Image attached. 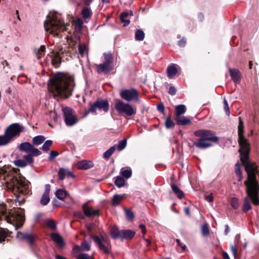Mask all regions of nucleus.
<instances>
[{
  "instance_id": "obj_1",
  "label": "nucleus",
  "mask_w": 259,
  "mask_h": 259,
  "mask_svg": "<svg viewBox=\"0 0 259 259\" xmlns=\"http://www.w3.org/2000/svg\"><path fill=\"white\" fill-rule=\"evenodd\" d=\"M249 147H240L239 150L240 160L247 174V180L244 182L247 196L244 198L243 209V211L245 212L251 208L249 198L251 199L253 204H259V184L256 178L258 170L255 164L249 160Z\"/></svg>"
},
{
  "instance_id": "obj_2",
  "label": "nucleus",
  "mask_w": 259,
  "mask_h": 259,
  "mask_svg": "<svg viewBox=\"0 0 259 259\" xmlns=\"http://www.w3.org/2000/svg\"><path fill=\"white\" fill-rule=\"evenodd\" d=\"M50 81L49 90L54 96L67 98L71 95L75 86L72 76L67 74L58 73L50 79Z\"/></svg>"
},
{
  "instance_id": "obj_3",
  "label": "nucleus",
  "mask_w": 259,
  "mask_h": 259,
  "mask_svg": "<svg viewBox=\"0 0 259 259\" xmlns=\"http://www.w3.org/2000/svg\"><path fill=\"white\" fill-rule=\"evenodd\" d=\"M44 27L47 32L54 36H59L61 32L67 30L66 25L60 14L51 12L44 22Z\"/></svg>"
},
{
  "instance_id": "obj_4",
  "label": "nucleus",
  "mask_w": 259,
  "mask_h": 259,
  "mask_svg": "<svg viewBox=\"0 0 259 259\" xmlns=\"http://www.w3.org/2000/svg\"><path fill=\"white\" fill-rule=\"evenodd\" d=\"M5 179L6 187L15 195V200L18 202L23 201L24 198H21V196L28 193V185L27 183L22 179L14 177Z\"/></svg>"
},
{
  "instance_id": "obj_5",
  "label": "nucleus",
  "mask_w": 259,
  "mask_h": 259,
  "mask_svg": "<svg viewBox=\"0 0 259 259\" xmlns=\"http://www.w3.org/2000/svg\"><path fill=\"white\" fill-rule=\"evenodd\" d=\"M23 126L19 123H12L5 130L4 134L0 135V146L5 145L18 137L23 131Z\"/></svg>"
},
{
  "instance_id": "obj_6",
  "label": "nucleus",
  "mask_w": 259,
  "mask_h": 259,
  "mask_svg": "<svg viewBox=\"0 0 259 259\" xmlns=\"http://www.w3.org/2000/svg\"><path fill=\"white\" fill-rule=\"evenodd\" d=\"M0 216L10 224H14L17 227H20L24 223L25 219L23 214L15 213L8 215L7 210L3 205H0Z\"/></svg>"
},
{
  "instance_id": "obj_7",
  "label": "nucleus",
  "mask_w": 259,
  "mask_h": 259,
  "mask_svg": "<svg viewBox=\"0 0 259 259\" xmlns=\"http://www.w3.org/2000/svg\"><path fill=\"white\" fill-rule=\"evenodd\" d=\"M194 134L196 136L200 137L199 143H197L196 146H211L209 144H203L202 142L207 141L217 142L218 141V138L214 136V133L211 131L198 130L195 132Z\"/></svg>"
},
{
  "instance_id": "obj_8",
  "label": "nucleus",
  "mask_w": 259,
  "mask_h": 259,
  "mask_svg": "<svg viewBox=\"0 0 259 259\" xmlns=\"http://www.w3.org/2000/svg\"><path fill=\"white\" fill-rule=\"evenodd\" d=\"M115 109L118 113L122 115L132 116L136 115L137 110L128 103H125L120 100H117L114 105Z\"/></svg>"
},
{
  "instance_id": "obj_9",
  "label": "nucleus",
  "mask_w": 259,
  "mask_h": 259,
  "mask_svg": "<svg viewBox=\"0 0 259 259\" xmlns=\"http://www.w3.org/2000/svg\"><path fill=\"white\" fill-rule=\"evenodd\" d=\"M96 244L98 245L100 250L105 254H109L110 252V245L108 239L103 236L99 237L97 236L91 235Z\"/></svg>"
},
{
  "instance_id": "obj_10",
  "label": "nucleus",
  "mask_w": 259,
  "mask_h": 259,
  "mask_svg": "<svg viewBox=\"0 0 259 259\" xmlns=\"http://www.w3.org/2000/svg\"><path fill=\"white\" fill-rule=\"evenodd\" d=\"M62 110L63 113L65 122L67 126H72L78 121L72 108L68 107H62Z\"/></svg>"
},
{
  "instance_id": "obj_11",
  "label": "nucleus",
  "mask_w": 259,
  "mask_h": 259,
  "mask_svg": "<svg viewBox=\"0 0 259 259\" xmlns=\"http://www.w3.org/2000/svg\"><path fill=\"white\" fill-rule=\"evenodd\" d=\"M120 97L127 102L138 101L139 99L138 91L134 88L122 89L120 91Z\"/></svg>"
},
{
  "instance_id": "obj_12",
  "label": "nucleus",
  "mask_w": 259,
  "mask_h": 259,
  "mask_svg": "<svg viewBox=\"0 0 259 259\" xmlns=\"http://www.w3.org/2000/svg\"><path fill=\"white\" fill-rule=\"evenodd\" d=\"M239 123L238 125V137L239 146H249L246 140L243 137V125L241 117H239Z\"/></svg>"
},
{
  "instance_id": "obj_13",
  "label": "nucleus",
  "mask_w": 259,
  "mask_h": 259,
  "mask_svg": "<svg viewBox=\"0 0 259 259\" xmlns=\"http://www.w3.org/2000/svg\"><path fill=\"white\" fill-rule=\"evenodd\" d=\"M180 67L176 64H170L166 69V73L167 77L170 79L174 78L179 72Z\"/></svg>"
},
{
  "instance_id": "obj_14",
  "label": "nucleus",
  "mask_w": 259,
  "mask_h": 259,
  "mask_svg": "<svg viewBox=\"0 0 259 259\" xmlns=\"http://www.w3.org/2000/svg\"><path fill=\"white\" fill-rule=\"evenodd\" d=\"M84 214L87 217L96 216L99 214L98 210L93 209V208L88 205V203H84L82 206Z\"/></svg>"
},
{
  "instance_id": "obj_15",
  "label": "nucleus",
  "mask_w": 259,
  "mask_h": 259,
  "mask_svg": "<svg viewBox=\"0 0 259 259\" xmlns=\"http://www.w3.org/2000/svg\"><path fill=\"white\" fill-rule=\"evenodd\" d=\"M50 188L51 186L49 184H46L45 185V191L40 200V203L42 205H46L50 202L49 193Z\"/></svg>"
},
{
  "instance_id": "obj_16",
  "label": "nucleus",
  "mask_w": 259,
  "mask_h": 259,
  "mask_svg": "<svg viewBox=\"0 0 259 259\" xmlns=\"http://www.w3.org/2000/svg\"><path fill=\"white\" fill-rule=\"evenodd\" d=\"M49 59H50L52 65L55 67H58L61 62V58L59 56L58 53H52L49 55L48 60H49Z\"/></svg>"
},
{
  "instance_id": "obj_17",
  "label": "nucleus",
  "mask_w": 259,
  "mask_h": 259,
  "mask_svg": "<svg viewBox=\"0 0 259 259\" xmlns=\"http://www.w3.org/2000/svg\"><path fill=\"white\" fill-rule=\"evenodd\" d=\"M94 163L90 160H83L78 162L76 164L77 167L79 169H88L93 167Z\"/></svg>"
},
{
  "instance_id": "obj_18",
  "label": "nucleus",
  "mask_w": 259,
  "mask_h": 259,
  "mask_svg": "<svg viewBox=\"0 0 259 259\" xmlns=\"http://www.w3.org/2000/svg\"><path fill=\"white\" fill-rule=\"evenodd\" d=\"M113 65L104 62L97 65V72L99 73H107L113 69Z\"/></svg>"
},
{
  "instance_id": "obj_19",
  "label": "nucleus",
  "mask_w": 259,
  "mask_h": 259,
  "mask_svg": "<svg viewBox=\"0 0 259 259\" xmlns=\"http://www.w3.org/2000/svg\"><path fill=\"white\" fill-rule=\"evenodd\" d=\"M20 151H25L29 153L32 156H38L41 154V152L34 147H19Z\"/></svg>"
},
{
  "instance_id": "obj_20",
  "label": "nucleus",
  "mask_w": 259,
  "mask_h": 259,
  "mask_svg": "<svg viewBox=\"0 0 259 259\" xmlns=\"http://www.w3.org/2000/svg\"><path fill=\"white\" fill-rule=\"evenodd\" d=\"M95 103L99 110H103L105 112L108 111L109 103L107 100H98Z\"/></svg>"
},
{
  "instance_id": "obj_21",
  "label": "nucleus",
  "mask_w": 259,
  "mask_h": 259,
  "mask_svg": "<svg viewBox=\"0 0 259 259\" xmlns=\"http://www.w3.org/2000/svg\"><path fill=\"white\" fill-rule=\"evenodd\" d=\"M51 237L52 239L60 247H62L64 246L65 243L63 239L59 234L55 233H52L51 234Z\"/></svg>"
},
{
  "instance_id": "obj_22",
  "label": "nucleus",
  "mask_w": 259,
  "mask_h": 259,
  "mask_svg": "<svg viewBox=\"0 0 259 259\" xmlns=\"http://www.w3.org/2000/svg\"><path fill=\"white\" fill-rule=\"evenodd\" d=\"M136 232L130 230H121V240L123 239H131L134 237Z\"/></svg>"
},
{
  "instance_id": "obj_23",
  "label": "nucleus",
  "mask_w": 259,
  "mask_h": 259,
  "mask_svg": "<svg viewBox=\"0 0 259 259\" xmlns=\"http://www.w3.org/2000/svg\"><path fill=\"white\" fill-rule=\"evenodd\" d=\"M68 175L69 176L73 178L74 175L68 169L60 168L58 172V177L60 180H63L65 179V176Z\"/></svg>"
},
{
  "instance_id": "obj_24",
  "label": "nucleus",
  "mask_w": 259,
  "mask_h": 259,
  "mask_svg": "<svg viewBox=\"0 0 259 259\" xmlns=\"http://www.w3.org/2000/svg\"><path fill=\"white\" fill-rule=\"evenodd\" d=\"M229 72L232 79L235 82H237L240 80V73L239 70L237 69H230Z\"/></svg>"
},
{
  "instance_id": "obj_25",
  "label": "nucleus",
  "mask_w": 259,
  "mask_h": 259,
  "mask_svg": "<svg viewBox=\"0 0 259 259\" xmlns=\"http://www.w3.org/2000/svg\"><path fill=\"white\" fill-rule=\"evenodd\" d=\"M82 21L80 19L73 21L72 25L73 26L75 31L76 33L80 32L82 29Z\"/></svg>"
},
{
  "instance_id": "obj_26",
  "label": "nucleus",
  "mask_w": 259,
  "mask_h": 259,
  "mask_svg": "<svg viewBox=\"0 0 259 259\" xmlns=\"http://www.w3.org/2000/svg\"><path fill=\"white\" fill-rule=\"evenodd\" d=\"M175 110L176 117H178L186 112V107L184 105L181 104L176 106Z\"/></svg>"
},
{
  "instance_id": "obj_27",
  "label": "nucleus",
  "mask_w": 259,
  "mask_h": 259,
  "mask_svg": "<svg viewBox=\"0 0 259 259\" xmlns=\"http://www.w3.org/2000/svg\"><path fill=\"white\" fill-rule=\"evenodd\" d=\"M176 120L178 124L183 125H187L191 122L189 118L184 116H179V117H176Z\"/></svg>"
},
{
  "instance_id": "obj_28",
  "label": "nucleus",
  "mask_w": 259,
  "mask_h": 259,
  "mask_svg": "<svg viewBox=\"0 0 259 259\" xmlns=\"http://www.w3.org/2000/svg\"><path fill=\"white\" fill-rule=\"evenodd\" d=\"M124 195L115 194L113 196L112 200V204L113 206L118 205L123 199Z\"/></svg>"
},
{
  "instance_id": "obj_29",
  "label": "nucleus",
  "mask_w": 259,
  "mask_h": 259,
  "mask_svg": "<svg viewBox=\"0 0 259 259\" xmlns=\"http://www.w3.org/2000/svg\"><path fill=\"white\" fill-rule=\"evenodd\" d=\"M111 235L114 239L117 238L121 239V231H119L116 227L113 228L111 231Z\"/></svg>"
},
{
  "instance_id": "obj_30",
  "label": "nucleus",
  "mask_w": 259,
  "mask_h": 259,
  "mask_svg": "<svg viewBox=\"0 0 259 259\" xmlns=\"http://www.w3.org/2000/svg\"><path fill=\"white\" fill-rule=\"evenodd\" d=\"M120 174L126 179L130 178L132 176L131 168L128 167L122 168L120 170Z\"/></svg>"
},
{
  "instance_id": "obj_31",
  "label": "nucleus",
  "mask_w": 259,
  "mask_h": 259,
  "mask_svg": "<svg viewBox=\"0 0 259 259\" xmlns=\"http://www.w3.org/2000/svg\"><path fill=\"white\" fill-rule=\"evenodd\" d=\"M171 189L179 198L181 199L183 198L184 196V193L179 189L177 186L175 184H172Z\"/></svg>"
},
{
  "instance_id": "obj_32",
  "label": "nucleus",
  "mask_w": 259,
  "mask_h": 259,
  "mask_svg": "<svg viewBox=\"0 0 259 259\" xmlns=\"http://www.w3.org/2000/svg\"><path fill=\"white\" fill-rule=\"evenodd\" d=\"M45 140L44 136L39 135L34 137L33 138V143L36 145H39L41 144Z\"/></svg>"
},
{
  "instance_id": "obj_33",
  "label": "nucleus",
  "mask_w": 259,
  "mask_h": 259,
  "mask_svg": "<svg viewBox=\"0 0 259 259\" xmlns=\"http://www.w3.org/2000/svg\"><path fill=\"white\" fill-rule=\"evenodd\" d=\"M55 195L59 199L63 200L66 197V192L62 189H58L55 192Z\"/></svg>"
},
{
  "instance_id": "obj_34",
  "label": "nucleus",
  "mask_w": 259,
  "mask_h": 259,
  "mask_svg": "<svg viewBox=\"0 0 259 259\" xmlns=\"http://www.w3.org/2000/svg\"><path fill=\"white\" fill-rule=\"evenodd\" d=\"M22 238L26 239L30 245H32L33 243L34 237L31 234L28 233H23L22 234Z\"/></svg>"
},
{
  "instance_id": "obj_35",
  "label": "nucleus",
  "mask_w": 259,
  "mask_h": 259,
  "mask_svg": "<svg viewBox=\"0 0 259 259\" xmlns=\"http://www.w3.org/2000/svg\"><path fill=\"white\" fill-rule=\"evenodd\" d=\"M145 33L141 29H138L135 32V38L137 40L142 41L144 39Z\"/></svg>"
},
{
  "instance_id": "obj_36",
  "label": "nucleus",
  "mask_w": 259,
  "mask_h": 259,
  "mask_svg": "<svg viewBox=\"0 0 259 259\" xmlns=\"http://www.w3.org/2000/svg\"><path fill=\"white\" fill-rule=\"evenodd\" d=\"M115 151V147H110V148L107 150L103 155V157L106 159L108 160L111 156L113 154V153Z\"/></svg>"
},
{
  "instance_id": "obj_37",
  "label": "nucleus",
  "mask_w": 259,
  "mask_h": 259,
  "mask_svg": "<svg viewBox=\"0 0 259 259\" xmlns=\"http://www.w3.org/2000/svg\"><path fill=\"white\" fill-rule=\"evenodd\" d=\"M114 183L117 187L118 188H121L124 186L125 180L122 177L120 176H117L115 178Z\"/></svg>"
},
{
  "instance_id": "obj_38",
  "label": "nucleus",
  "mask_w": 259,
  "mask_h": 259,
  "mask_svg": "<svg viewBox=\"0 0 259 259\" xmlns=\"http://www.w3.org/2000/svg\"><path fill=\"white\" fill-rule=\"evenodd\" d=\"M128 16V13L127 12H123L121 14L120 19L122 22L124 23V26L128 25L130 23V20L126 19Z\"/></svg>"
},
{
  "instance_id": "obj_39",
  "label": "nucleus",
  "mask_w": 259,
  "mask_h": 259,
  "mask_svg": "<svg viewBox=\"0 0 259 259\" xmlns=\"http://www.w3.org/2000/svg\"><path fill=\"white\" fill-rule=\"evenodd\" d=\"M2 219V218L1 216H0V220ZM8 235V233L6 230L3 228H0V243L4 241Z\"/></svg>"
},
{
  "instance_id": "obj_40",
  "label": "nucleus",
  "mask_w": 259,
  "mask_h": 259,
  "mask_svg": "<svg viewBox=\"0 0 259 259\" xmlns=\"http://www.w3.org/2000/svg\"><path fill=\"white\" fill-rule=\"evenodd\" d=\"M82 15L83 18L87 19L91 17L92 12L88 8H84L82 10Z\"/></svg>"
},
{
  "instance_id": "obj_41",
  "label": "nucleus",
  "mask_w": 259,
  "mask_h": 259,
  "mask_svg": "<svg viewBox=\"0 0 259 259\" xmlns=\"http://www.w3.org/2000/svg\"><path fill=\"white\" fill-rule=\"evenodd\" d=\"M78 51L80 55L83 57L87 53V48L84 44H80L78 46Z\"/></svg>"
},
{
  "instance_id": "obj_42",
  "label": "nucleus",
  "mask_w": 259,
  "mask_h": 259,
  "mask_svg": "<svg viewBox=\"0 0 259 259\" xmlns=\"http://www.w3.org/2000/svg\"><path fill=\"white\" fill-rule=\"evenodd\" d=\"M105 62L113 65V57L111 53L104 54Z\"/></svg>"
},
{
  "instance_id": "obj_43",
  "label": "nucleus",
  "mask_w": 259,
  "mask_h": 259,
  "mask_svg": "<svg viewBox=\"0 0 259 259\" xmlns=\"http://www.w3.org/2000/svg\"><path fill=\"white\" fill-rule=\"evenodd\" d=\"M14 164L17 166L20 167H24L27 165L26 162L22 159H17L14 161Z\"/></svg>"
},
{
  "instance_id": "obj_44",
  "label": "nucleus",
  "mask_w": 259,
  "mask_h": 259,
  "mask_svg": "<svg viewBox=\"0 0 259 259\" xmlns=\"http://www.w3.org/2000/svg\"><path fill=\"white\" fill-rule=\"evenodd\" d=\"M165 125L167 128H170L174 127L175 123L170 117H167L165 120Z\"/></svg>"
},
{
  "instance_id": "obj_45",
  "label": "nucleus",
  "mask_w": 259,
  "mask_h": 259,
  "mask_svg": "<svg viewBox=\"0 0 259 259\" xmlns=\"http://www.w3.org/2000/svg\"><path fill=\"white\" fill-rule=\"evenodd\" d=\"M202 234L204 236H207L209 234V230L207 224H203L201 226Z\"/></svg>"
},
{
  "instance_id": "obj_46",
  "label": "nucleus",
  "mask_w": 259,
  "mask_h": 259,
  "mask_svg": "<svg viewBox=\"0 0 259 259\" xmlns=\"http://www.w3.org/2000/svg\"><path fill=\"white\" fill-rule=\"evenodd\" d=\"M46 48L45 46H41L37 50V52L36 53V55L38 59H40L45 53Z\"/></svg>"
},
{
  "instance_id": "obj_47",
  "label": "nucleus",
  "mask_w": 259,
  "mask_h": 259,
  "mask_svg": "<svg viewBox=\"0 0 259 259\" xmlns=\"http://www.w3.org/2000/svg\"><path fill=\"white\" fill-rule=\"evenodd\" d=\"M230 204L234 209L238 208L239 206L238 199L236 197H233L231 199Z\"/></svg>"
},
{
  "instance_id": "obj_48",
  "label": "nucleus",
  "mask_w": 259,
  "mask_h": 259,
  "mask_svg": "<svg viewBox=\"0 0 259 259\" xmlns=\"http://www.w3.org/2000/svg\"><path fill=\"white\" fill-rule=\"evenodd\" d=\"M81 247L82 250L89 251L91 249V244L86 240H84L81 243Z\"/></svg>"
},
{
  "instance_id": "obj_49",
  "label": "nucleus",
  "mask_w": 259,
  "mask_h": 259,
  "mask_svg": "<svg viewBox=\"0 0 259 259\" xmlns=\"http://www.w3.org/2000/svg\"><path fill=\"white\" fill-rule=\"evenodd\" d=\"M82 250L81 246H79L78 245H75L73 246L72 249V253L73 255L76 257V255H78L77 254L79 253Z\"/></svg>"
},
{
  "instance_id": "obj_50",
  "label": "nucleus",
  "mask_w": 259,
  "mask_h": 259,
  "mask_svg": "<svg viewBox=\"0 0 259 259\" xmlns=\"http://www.w3.org/2000/svg\"><path fill=\"white\" fill-rule=\"evenodd\" d=\"M125 212L126 216L128 220H132L134 218V214L132 211L131 210L125 208Z\"/></svg>"
},
{
  "instance_id": "obj_51",
  "label": "nucleus",
  "mask_w": 259,
  "mask_h": 259,
  "mask_svg": "<svg viewBox=\"0 0 259 259\" xmlns=\"http://www.w3.org/2000/svg\"><path fill=\"white\" fill-rule=\"evenodd\" d=\"M46 224L48 227L52 230H55L56 228V225L52 220H48L46 222Z\"/></svg>"
},
{
  "instance_id": "obj_52",
  "label": "nucleus",
  "mask_w": 259,
  "mask_h": 259,
  "mask_svg": "<svg viewBox=\"0 0 259 259\" xmlns=\"http://www.w3.org/2000/svg\"><path fill=\"white\" fill-rule=\"evenodd\" d=\"M77 259H93V258L89 256L87 253H80L76 255Z\"/></svg>"
},
{
  "instance_id": "obj_53",
  "label": "nucleus",
  "mask_w": 259,
  "mask_h": 259,
  "mask_svg": "<svg viewBox=\"0 0 259 259\" xmlns=\"http://www.w3.org/2000/svg\"><path fill=\"white\" fill-rule=\"evenodd\" d=\"M24 160L28 163H32L33 161L32 155L28 153L27 155H24L23 156Z\"/></svg>"
},
{
  "instance_id": "obj_54",
  "label": "nucleus",
  "mask_w": 259,
  "mask_h": 259,
  "mask_svg": "<svg viewBox=\"0 0 259 259\" xmlns=\"http://www.w3.org/2000/svg\"><path fill=\"white\" fill-rule=\"evenodd\" d=\"M224 104L225 111L226 114L228 115H230L229 107V105H228L227 101L225 98L224 99Z\"/></svg>"
},
{
  "instance_id": "obj_55",
  "label": "nucleus",
  "mask_w": 259,
  "mask_h": 259,
  "mask_svg": "<svg viewBox=\"0 0 259 259\" xmlns=\"http://www.w3.org/2000/svg\"><path fill=\"white\" fill-rule=\"evenodd\" d=\"M235 173L236 175H242V172L240 169V164L239 163V162H237L235 164Z\"/></svg>"
},
{
  "instance_id": "obj_56",
  "label": "nucleus",
  "mask_w": 259,
  "mask_h": 259,
  "mask_svg": "<svg viewBox=\"0 0 259 259\" xmlns=\"http://www.w3.org/2000/svg\"><path fill=\"white\" fill-rule=\"evenodd\" d=\"M76 42H74L72 39H71L70 41L69 42V46L70 48H71V50H69V51L71 52L74 49H76Z\"/></svg>"
},
{
  "instance_id": "obj_57",
  "label": "nucleus",
  "mask_w": 259,
  "mask_h": 259,
  "mask_svg": "<svg viewBox=\"0 0 259 259\" xmlns=\"http://www.w3.org/2000/svg\"><path fill=\"white\" fill-rule=\"evenodd\" d=\"M127 144V140L126 139H123L119 141L117 144H115L114 146H126Z\"/></svg>"
},
{
  "instance_id": "obj_58",
  "label": "nucleus",
  "mask_w": 259,
  "mask_h": 259,
  "mask_svg": "<svg viewBox=\"0 0 259 259\" xmlns=\"http://www.w3.org/2000/svg\"><path fill=\"white\" fill-rule=\"evenodd\" d=\"M168 94L174 96L176 94V89L174 86H170L168 90Z\"/></svg>"
},
{
  "instance_id": "obj_59",
  "label": "nucleus",
  "mask_w": 259,
  "mask_h": 259,
  "mask_svg": "<svg viewBox=\"0 0 259 259\" xmlns=\"http://www.w3.org/2000/svg\"><path fill=\"white\" fill-rule=\"evenodd\" d=\"M97 109H98L97 106H96L95 102L93 104L91 105V107L90 108V110L92 113H94L95 114H96V110Z\"/></svg>"
},
{
  "instance_id": "obj_60",
  "label": "nucleus",
  "mask_w": 259,
  "mask_h": 259,
  "mask_svg": "<svg viewBox=\"0 0 259 259\" xmlns=\"http://www.w3.org/2000/svg\"><path fill=\"white\" fill-rule=\"evenodd\" d=\"M231 249L235 258H236L237 252V248L234 245H231Z\"/></svg>"
},
{
  "instance_id": "obj_61",
  "label": "nucleus",
  "mask_w": 259,
  "mask_h": 259,
  "mask_svg": "<svg viewBox=\"0 0 259 259\" xmlns=\"http://www.w3.org/2000/svg\"><path fill=\"white\" fill-rule=\"evenodd\" d=\"M157 109L159 112L162 113H164V106L162 103L158 104L157 106Z\"/></svg>"
},
{
  "instance_id": "obj_62",
  "label": "nucleus",
  "mask_w": 259,
  "mask_h": 259,
  "mask_svg": "<svg viewBox=\"0 0 259 259\" xmlns=\"http://www.w3.org/2000/svg\"><path fill=\"white\" fill-rule=\"evenodd\" d=\"M58 153L57 151H52L50 153V158L52 159L55 158L57 156H58Z\"/></svg>"
},
{
  "instance_id": "obj_63",
  "label": "nucleus",
  "mask_w": 259,
  "mask_h": 259,
  "mask_svg": "<svg viewBox=\"0 0 259 259\" xmlns=\"http://www.w3.org/2000/svg\"><path fill=\"white\" fill-rule=\"evenodd\" d=\"M205 199L208 202H212L213 198L211 194L205 196L204 197Z\"/></svg>"
},
{
  "instance_id": "obj_64",
  "label": "nucleus",
  "mask_w": 259,
  "mask_h": 259,
  "mask_svg": "<svg viewBox=\"0 0 259 259\" xmlns=\"http://www.w3.org/2000/svg\"><path fill=\"white\" fill-rule=\"evenodd\" d=\"M139 228L142 230V233L143 235H145L146 233V227L143 224H140L139 225Z\"/></svg>"
}]
</instances>
